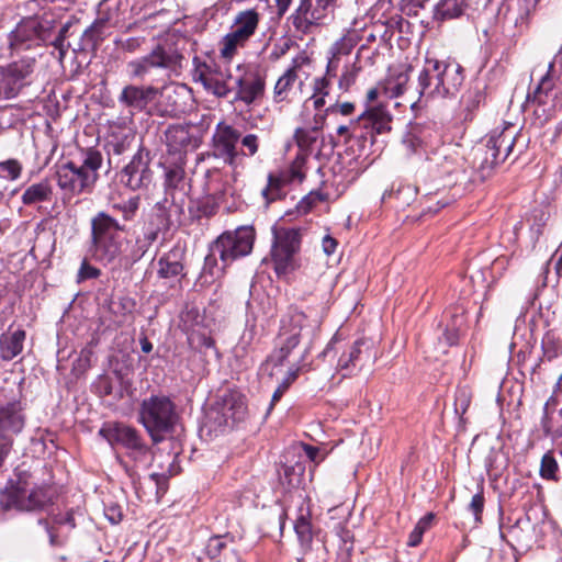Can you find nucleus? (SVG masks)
<instances>
[{
	"mask_svg": "<svg viewBox=\"0 0 562 562\" xmlns=\"http://www.w3.org/2000/svg\"><path fill=\"white\" fill-rule=\"evenodd\" d=\"M319 329V324L316 321H311L310 317L301 311H292L281 319L279 334L276 338L274 348L267 357L263 366L281 367L289 359L292 351L300 345V342L307 338L308 342L305 346L299 362L290 368L286 373V383H293L302 370H310L311 364L306 363V357L312 349V340Z\"/></svg>",
	"mask_w": 562,
	"mask_h": 562,
	"instance_id": "nucleus-1",
	"label": "nucleus"
},
{
	"mask_svg": "<svg viewBox=\"0 0 562 562\" xmlns=\"http://www.w3.org/2000/svg\"><path fill=\"white\" fill-rule=\"evenodd\" d=\"M102 161L103 157L99 150L94 148L81 150L79 161L69 160L56 166L57 186L69 198L91 193L99 179Z\"/></svg>",
	"mask_w": 562,
	"mask_h": 562,
	"instance_id": "nucleus-2",
	"label": "nucleus"
},
{
	"mask_svg": "<svg viewBox=\"0 0 562 562\" xmlns=\"http://www.w3.org/2000/svg\"><path fill=\"white\" fill-rule=\"evenodd\" d=\"M53 499V488L31 482L25 472L16 473L0 494V505L7 510L40 512L49 506Z\"/></svg>",
	"mask_w": 562,
	"mask_h": 562,
	"instance_id": "nucleus-3",
	"label": "nucleus"
},
{
	"mask_svg": "<svg viewBox=\"0 0 562 562\" xmlns=\"http://www.w3.org/2000/svg\"><path fill=\"white\" fill-rule=\"evenodd\" d=\"M178 420L177 406L167 395H150L139 404L138 423L143 425L154 445L171 435Z\"/></svg>",
	"mask_w": 562,
	"mask_h": 562,
	"instance_id": "nucleus-4",
	"label": "nucleus"
},
{
	"mask_svg": "<svg viewBox=\"0 0 562 562\" xmlns=\"http://www.w3.org/2000/svg\"><path fill=\"white\" fill-rule=\"evenodd\" d=\"M123 232H125V225L120 224L106 212H98L91 218V244L97 260L110 265L120 258Z\"/></svg>",
	"mask_w": 562,
	"mask_h": 562,
	"instance_id": "nucleus-5",
	"label": "nucleus"
},
{
	"mask_svg": "<svg viewBox=\"0 0 562 562\" xmlns=\"http://www.w3.org/2000/svg\"><path fill=\"white\" fill-rule=\"evenodd\" d=\"M183 55L171 45L157 44L150 53L127 63V71L132 78L146 80L154 70H162L168 76L180 75Z\"/></svg>",
	"mask_w": 562,
	"mask_h": 562,
	"instance_id": "nucleus-6",
	"label": "nucleus"
},
{
	"mask_svg": "<svg viewBox=\"0 0 562 562\" xmlns=\"http://www.w3.org/2000/svg\"><path fill=\"white\" fill-rule=\"evenodd\" d=\"M363 117H370L369 121H372L371 123L374 124H366V126H362V124L356 125L352 142L348 149L358 157L369 154L374 144L375 135L389 133L392 130L393 117L382 104L369 106L363 112Z\"/></svg>",
	"mask_w": 562,
	"mask_h": 562,
	"instance_id": "nucleus-7",
	"label": "nucleus"
},
{
	"mask_svg": "<svg viewBox=\"0 0 562 562\" xmlns=\"http://www.w3.org/2000/svg\"><path fill=\"white\" fill-rule=\"evenodd\" d=\"M518 134L519 130L510 123H506L502 128H494L485 144L476 149L481 169L490 170L504 162L509 157Z\"/></svg>",
	"mask_w": 562,
	"mask_h": 562,
	"instance_id": "nucleus-8",
	"label": "nucleus"
},
{
	"mask_svg": "<svg viewBox=\"0 0 562 562\" xmlns=\"http://www.w3.org/2000/svg\"><path fill=\"white\" fill-rule=\"evenodd\" d=\"M99 434L110 443L122 446L126 451V457L136 465H146L150 462V447L136 428L116 423L102 427Z\"/></svg>",
	"mask_w": 562,
	"mask_h": 562,
	"instance_id": "nucleus-9",
	"label": "nucleus"
},
{
	"mask_svg": "<svg viewBox=\"0 0 562 562\" xmlns=\"http://www.w3.org/2000/svg\"><path fill=\"white\" fill-rule=\"evenodd\" d=\"M554 63H550L547 74L543 75L536 89L528 94L527 103L533 106L535 124L539 127L555 116L558 108L562 104L555 92V79L553 76Z\"/></svg>",
	"mask_w": 562,
	"mask_h": 562,
	"instance_id": "nucleus-10",
	"label": "nucleus"
},
{
	"mask_svg": "<svg viewBox=\"0 0 562 562\" xmlns=\"http://www.w3.org/2000/svg\"><path fill=\"white\" fill-rule=\"evenodd\" d=\"M256 232L252 227L240 226L222 233L214 241V251L220 252V261L229 267L234 261L248 256L254 248Z\"/></svg>",
	"mask_w": 562,
	"mask_h": 562,
	"instance_id": "nucleus-11",
	"label": "nucleus"
},
{
	"mask_svg": "<svg viewBox=\"0 0 562 562\" xmlns=\"http://www.w3.org/2000/svg\"><path fill=\"white\" fill-rule=\"evenodd\" d=\"M36 58L25 56L0 66V100L15 98L33 82Z\"/></svg>",
	"mask_w": 562,
	"mask_h": 562,
	"instance_id": "nucleus-12",
	"label": "nucleus"
},
{
	"mask_svg": "<svg viewBox=\"0 0 562 562\" xmlns=\"http://www.w3.org/2000/svg\"><path fill=\"white\" fill-rule=\"evenodd\" d=\"M335 0H299L296 9L289 16L296 33L310 35L324 24L334 11Z\"/></svg>",
	"mask_w": 562,
	"mask_h": 562,
	"instance_id": "nucleus-13",
	"label": "nucleus"
},
{
	"mask_svg": "<svg viewBox=\"0 0 562 562\" xmlns=\"http://www.w3.org/2000/svg\"><path fill=\"white\" fill-rule=\"evenodd\" d=\"M301 247L297 228H281L273 232L271 258L277 274H286L296 268V254Z\"/></svg>",
	"mask_w": 562,
	"mask_h": 562,
	"instance_id": "nucleus-14",
	"label": "nucleus"
},
{
	"mask_svg": "<svg viewBox=\"0 0 562 562\" xmlns=\"http://www.w3.org/2000/svg\"><path fill=\"white\" fill-rule=\"evenodd\" d=\"M193 80L200 82L203 88L216 98H227L232 92L228 80L232 75L214 60H202L200 57H193Z\"/></svg>",
	"mask_w": 562,
	"mask_h": 562,
	"instance_id": "nucleus-15",
	"label": "nucleus"
},
{
	"mask_svg": "<svg viewBox=\"0 0 562 562\" xmlns=\"http://www.w3.org/2000/svg\"><path fill=\"white\" fill-rule=\"evenodd\" d=\"M246 396L237 390H226L217 396L209 414L218 426L233 427L247 416Z\"/></svg>",
	"mask_w": 562,
	"mask_h": 562,
	"instance_id": "nucleus-16",
	"label": "nucleus"
},
{
	"mask_svg": "<svg viewBox=\"0 0 562 562\" xmlns=\"http://www.w3.org/2000/svg\"><path fill=\"white\" fill-rule=\"evenodd\" d=\"M237 72L235 100L241 101L246 105L260 101L266 92V78L258 67L250 64L239 65Z\"/></svg>",
	"mask_w": 562,
	"mask_h": 562,
	"instance_id": "nucleus-17",
	"label": "nucleus"
},
{
	"mask_svg": "<svg viewBox=\"0 0 562 562\" xmlns=\"http://www.w3.org/2000/svg\"><path fill=\"white\" fill-rule=\"evenodd\" d=\"M376 352L373 342L367 338L357 339L345 350L337 362V370L344 378L351 376L361 370L367 362H374Z\"/></svg>",
	"mask_w": 562,
	"mask_h": 562,
	"instance_id": "nucleus-18",
	"label": "nucleus"
},
{
	"mask_svg": "<svg viewBox=\"0 0 562 562\" xmlns=\"http://www.w3.org/2000/svg\"><path fill=\"white\" fill-rule=\"evenodd\" d=\"M240 132L232 125L218 123L213 134V154L229 166H234L240 157L237 149Z\"/></svg>",
	"mask_w": 562,
	"mask_h": 562,
	"instance_id": "nucleus-19",
	"label": "nucleus"
},
{
	"mask_svg": "<svg viewBox=\"0 0 562 562\" xmlns=\"http://www.w3.org/2000/svg\"><path fill=\"white\" fill-rule=\"evenodd\" d=\"M48 38V29L36 19H26L12 32L11 46L16 50L40 46Z\"/></svg>",
	"mask_w": 562,
	"mask_h": 562,
	"instance_id": "nucleus-20",
	"label": "nucleus"
},
{
	"mask_svg": "<svg viewBox=\"0 0 562 562\" xmlns=\"http://www.w3.org/2000/svg\"><path fill=\"white\" fill-rule=\"evenodd\" d=\"M148 165L149 153L142 148L138 149L130 164L123 169L121 182L132 190L147 187L151 182V171Z\"/></svg>",
	"mask_w": 562,
	"mask_h": 562,
	"instance_id": "nucleus-21",
	"label": "nucleus"
},
{
	"mask_svg": "<svg viewBox=\"0 0 562 562\" xmlns=\"http://www.w3.org/2000/svg\"><path fill=\"white\" fill-rule=\"evenodd\" d=\"M187 251L179 243L173 245L167 252L157 260V277L164 280H176L180 282L187 277L186 270Z\"/></svg>",
	"mask_w": 562,
	"mask_h": 562,
	"instance_id": "nucleus-22",
	"label": "nucleus"
},
{
	"mask_svg": "<svg viewBox=\"0 0 562 562\" xmlns=\"http://www.w3.org/2000/svg\"><path fill=\"white\" fill-rule=\"evenodd\" d=\"M310 59L304 54L292 59L291 66L278 78L272 92V100L277 104H289L295 94L294 88L299 79L297 71L308 64Z\"/></svg>",
	"mask_w": 562,
	"mask_h": 562,
	"instance_id": "nucleus-23",
	"label": "nucleus"
},
{
	"mask_svg": "<svg viewBox=\"0 0 562 562\" xmlns=\"http://www.w3.org/2000/svg\"><path fill=\"white\" fill-rule=\"evenodd\" d=\"M24 417L16 403H9L0 407V446L7 449L12 445L13 438L21 432Z\"/></svg>",
	"mask_w": 562,
	"mask_h": 562,
	"instance_id": "nucleus-24",
	"label": "nucleus"
},
{
	"mask_svg": "<svg viewBox=\"0 0 562 562\" xmlns=\"http://www.w3.org/2000/svg\"><path fill=\"white\" fill-rule=\"evenodd\" d=\"M439 65L435 75L439 76L437 87L441 88V98H453L463 85L464 69L454 60H439Z\"/></svg>",
	"mask_w": 562,
	"mask_h": 562,
	"instance_id": "nucleus-25",
	"label": "nucleus"
},
{
	"mask_svg": "<svg viewBox=\"0 0 562 562\" xmlns=\"http://www.w3.org/2000/svg\"><path fill=\"white\" fill-rule=\"evenodd\" d=\"M438 68H440L439 59L427 55L423 70L418 76V92L420 97L426 99L441 98V88L437 87L439 76L435 75L438 72Z\"/></svg>",
	"mask_w": 562,
	"mask_h": 562,
	"instance_id": "nucleus-26",
	"label": "nucleus"
},
{
	"mask_svg": "<svg viewBox=\"0 0 562 562\" xmlns=\"http://www.w3.org/2000/svg\"><path fill=\"white\" fill-rule=\"evenodd\" d=\"M158 89L153 86L128 85L122 90L119 101L127 108L142 111L156 99Z\"/></svg>",
	"mask_w": 562,
	"mask_h": 562,
	"instance_id": "nucleus-27",
	"label": "nucleus"
},
{
	"mask_svg": "<svg viewBox=\"0 0 562 562\" xmlns=\"http://www.w3.org/2000/svg\"><path fill=\"white\" fill-rule=\"evenodd\" d=\"M26 331L22 328L9 329L0 335V358L3 361H11L23 351Z\"/></svg>",
	"mask_w": 562,
	"mask_h": 562,
	"instance_id": "nucleus-28",
	"label": "nucleus"
},
{
	"mask_svg": "<svg viewBox=\"0 0 562 562\" xmlns=\"http://www.w3.org/2000/svg\"><path fill=\"white\" fill-rule=\"evenodd\" d=\"M325 122L324 115H315L314 116V126L311 128L299 127L294 132V139L299 147L297 154H305V156L310 157L312 154L313 147L317 140V132L322 130L323 124Z\"/></svg>",
	"mask_w": 562,
	"mask_h": 562,
	"instance_id": "nucleus-29",
	"label": "nucleus"
},
{
	"mask_svg": "<svg viewBox=\"0 0 562 562\" xmlns=\"http://www.w3.org/2000/svg\"><path fill=\"white\" fill-rule=\"evenodd\" d=\"M170 228V218L166 209L159 203L156 205V212L150 221L143 228L142 236L149 243L154 244L161 232H167Z\"/></svg>",
	"mask_w": 562,
	"mask_h": 562,
	"instance_id": "nucleus-30",
	"label": "nucleus"
},
{
	"mask_svg": "<svg viewBox=\"0 0 562 562\" xmlns=\"http://www.w3.org/2000/svg\"><path fill=\"white\" fill-rule=\"evenodd\" d=\"M258 24L259 13L254 9H249L240 11L236 15L231 31L246 41H249V38L255 34Z\"/></svg>",
	"mask_w": 562,
	"mask_h": 562,
	"instance_id": "nucleus-31",
	"label": "nucleus"
},
{
	"mask_svg": "<svg viewBox=\"0 0 562 562\" xmlns=\"http://www.w3.org/2000/svg\"><path fill=\"white\" fill-rule=\"evenodd\" d=\"M109 25L101 23L97 19L94 22L82 33L80 38V49L81 50H95L100 46V44L110 34Z\"/></svg>",
	"mask_w": 562,
	"mask_h": 562,
	"instance_id": "nucleus-32",
	"label": "nucleus"
},
{
	"mask_svg": "<svg viewBox=\"0 0 562 562\" xmlns=\"http://www.w3.org/2000/svg\"><path fill=\"white\" fill-rule=\"evenodd\" d=\"M469 7V0H440L434 10V19L439 22L461 18Z\"/></svg>",
	"mask_w": 562,
	"mask_h": 562,
	"instance_id": "nucleus-33",
	"label": "nucleus"
},
{
	"mask_svg": "<svg viewBox=\"0 0 562 562\" xmlns=\"http://www.w3.org/2000/svg\"><path fill=\"white\" fill-rule=\"evenodd\" d=\"M229 176L224 175L220 169H211L206 171V190L216 200H223L231 193L232 184Z\"/></svg>",
	"mask_w": 562,
	"mask_h": 562,
	"instance_id": "nucleus-34",
	"label": "nucleus"
},
{
	"mask_svg": "<svg viewBox=\"0 0 562 562\" xmlns=\"http://www.w3.org/2000/svg\"><path fill=\"white\" fill-rule=\"evenodd\" d=\"M165 136L169 151L178 153L192 146V136L187 126L171 125L167 128Z\"/></svg>",
	"mask_w": 562,
	"mask_h": 562,
	"instance_id": "nucleus-35",
	"label": "nucleus"
},
{
	"mask_svg": "<svg viewBox=\"0 0 562 562\" xmlns=\"http://www.w3.org/2000/svg\"><path fill=\"white\" fill-rule=\"evenodd\" d=\"M357 45V41L353 36H342L330 48L331 57L327 64V75L336 77V71L339 67L340 58L342 56H349Z\"/></svg>",
	"mask_w": 562,
	"mask_h": 562,
	"instance_id": "nucleus-36",
	"label": "nucleus"
},
{
	"mask_svg": "<svg viewBox=\"0 0 562 562\" xmlns=\"http://www.w3.org/2000/svg\"><path fill=\"white\" fill-rule=\"evenodd\" d=\"M295 535L297 537L303 555H307L313 550L314 530L307 515L301 514L294 524Z\"/></svg>",
	"mask_w": 562,
	"mask_h": 562,
	"instance_id": "nucleus-37",
	"label": "nucleus"
},
{
	"mask_svg": "<svg viewBox=\"0 0 562 562\" xmlns=\"http://www.w3.org/2000/svg\"><path fill=\"white\" fill-rule=\"evenodd\" d=\"M53 189L50 183L45 180L30 186L22 194V202L25 205H32L40 202L49 201Z\"/></svg>",
	"mask_w": 562,
	"mask_h": 562,
	"instance_id": "nucleus-38",
	"label": "nucleus"
},
{
	"mask_svg": "<svg viewBox=\"0 0 562 562\" xmlns=\"http://www.w3.org/2000/svg\"><path fill=\"white\" fill-rule=\"evenodd\" d=\"M304 470V465L300 462L292 465L282 464L278 469L279 480L281 484L288 488L296 487L301 483Z\"/></svg>",
	"mask_w": 562,
	"mask_h": 562,
	"instance_id": "nucleus-39",
	"label": "nucleus"
},
{
	"mask_svg": "<svg viewBox=\"0 0 562 562\" xmlns=\"http://www.w3.org/2000/svg\"><path fill=\"white\" fill-rule=\"evenodd\" d=\"M135 136L130 132H125L123 130L113 132L106 143L109 154L117 156L124 154L131 148Z\"/></svg>",
	"mask_w": 562,
	"mask_h": 562,
	"instance_id": "nucleus-40",
	"label": "nucleus"
},
{
	"mask_svg": "<svg viewBox=\"0 0 562 562\" xmlns=\"http://www.w3.org/2000/svg\"><path fill=\"white\" fill-rule=\"evenodd\" d=\"M119 0H102L98 5L97 20L114 27L119 22Z\"/></svg>",
	"mask_w": 562,
	"mask_h": 562,
	"instance_id": "nucleus-41",
	"label": "nucleus"
},
{
	"mask_svg": "<svg viewBox=\"0 0 562 562\" xmlns=\"http://www.w3.org/2000/svg\"><path fill=\"white\" fill-rule=\"evenodd\" d=\"M540 0H514L517 16L515 18V25L520 32L526 30L529 25L530 18L535 12Z\"/></svg>",
	"mask_w": 562,
	"mask_h": 562,
	"instance_id": "nucleus-42",
	"label": "nucleus"
},
{
	"mask_svg": "<svg viewBox=\"0 0 562 562\" xmlns=\"http://www.w3.org/2000/svg\"><path fill=\"white\" fill-rule=\"evenodd\" d=\"M247 42L248 41L231 31L222 38L220 43L221 57L228 61L232 60V58L237 54V50L245 47Z\"/></svg>",
	"mask_w": 562,
	"mask_h": 562,
	"instance_id": "nucleus-43",
	"label": "nucleus"
},
{
	"mask_svg": "<svg viewBox=\"0 0 562 562\" xmlns=\"http://www.w3.org/2000/svg\"><path fill=\"white\" fill-rule=\"evenodd\" d=\"M289 180L285 176H276L273 173H269L268 184L262 190V196L266 199L267 203L274 202L282 198L283 186Z\"/></svg>",
	"mask_w": 562,
	"mask_h": 562,
	"instance_id": "nucleus-44",
	"label": "nucleus"
},
{
	"mask_svg": "<svg viewBox=\"0 0 562 562\" xmlns=\"http://www.w3.org/2000/svg\"><path fill=\"white\" fill-rule=\"evenodd\" d=\"M409 80V76L407 71H398V72H392L385 80V92L391 98H395L401 95L406 88V85Z\"/></svg>",
	"mask_w": 562,
	"mask_h": 562,
	"instance_id": "nucleus-45",
	"label": "nucleus"
},
{
	"mask_svg": "<svg viewBox=\"0 0 562 562\" xmlns=\"http://www.w3.org/2000/svg\"><path fill=\"white\" fill-rule=\"evenodd\" d=\"M369 120L370 117H363L362 113L358 116L357 120L350 121L348 125H339L336 130L337 140H334V145L337 146L338 144L342 143L349 147L350 143L352 142L353 132L356 131V125L371 124V121Z\"/></svg>",
	"mask_w": 562,
	"mask_h": 562,
	"instance_id": "nucleus-46",
	"label": "nucleus"
},
{
	"mask_svg": "<svg viewBox=\"0 0 562 562\" xmlns=\"http://www.w3.org/2000/svg\"><path fill=\"white\" fill-rule=\"evenodd\" d=\"M417 194V189L411 184H401L396 191L384 192L382 200L394 198L397 201L396 206L409 205Z\"/></svg>",
	"mask_w": 562,
	"mask_h": 562,
	"instance_id": "nucleus-47",
	"label": "nucleus"
},
{
	"mask_svg": "<svg viewBox=\"0 0 562 562\" xmlns=\"http://www.w3.org/2000/svg\"><path fill=\"white\" fill-rule=\"evenodd\" d=\"M217 259H220V252L214 251V245L211 243L209 254L204 259L203 274H209L212 278H220L225 273V270L228 267H224V263L222 262L221 266H218Z\"/></svg>",
	"mask_w": 562,
	"mask_h": 562,
	"instance_id": "nucleus-48",
	"label": "nucleus"
},
{
	"mask_svg": "<svg viewBox=\"0 0 562 562\" xmlns=\"http://www.w3.org/2000/svg\"><path fill=\"white\" fill-rule=\"evenodd\" d=\"M463 314L453 315L451 324H448L443 331V339L446 346H453L458 344L460 334L464 326Z\"/></svg>",
	"mask_w": 562,
	"mask_h": 562,
	"instance_id": "nucleus-49",
	"label": "nucleus"
},
{
	"mask_svg": "<svg viewBox=\"0 0 562 562\" xmlns=\"http://www.w3.org/2000/svg\"><path fill=\"white\" fill-rule=\"evenodd\" d=\"M559 465L552 451L543 454L540 463V476L544 480L559 481Z\"/></svg>",
	"mask_w": 562,
	"mask_h": 562,
	"instance_id": "nucleus-50",
	"label": "nucleus"
},
{
	"mask_svg": "<svg viewBox=\"0 0 562 562\" xmlns=\"http://www.w3.org/2000/svg\"><path fill=\"white\" fill-rule=\"evenodd\" d=\"M359 60V56L356 57V60L351 64L345 66V69L339 78L338 87L340 90L348 91L350 87L356 82L358 74L360 71V67L357 65Z\"/></svg>",
	"mask_w": 562,
	"mask_h": 562,
	"instance_id": "nucleus-51",
	"label": "nucleus"
},
{
	"mask_svg": "<svg viewBox=\"0 0 562 562\" xmlns=\"http://www.w3.org/2000/svg\"><path fill=\"white\" fill-rule=\"evenodd\" d=\"M139 202L140 199L138 196H133L122 203L113 204L112 209L120 212L124 221L130 222L135 218L139 209Z\"/></svg>",
	"mask_w": 562,
	"mask_h": 562,
	"instance_id": "nucleus-52",
	"label": "nucleus"
},
{
	"mask_svg": "<svg viewBox=\"0 0 562 562\" xmlns=\"http://www.w3.org/2000/svg\"><path fill=\"white\" fill-rule=\"evenodd\" d=\"M308 157L305 154H296L295 159L290 165L288 175L285 176L289 181L302 182L305 179V167Z\"/></svg>",
	"mask_w": 562,
	"mask_h": 562,
	"instance_id": "nucleus-53",
	"label": "nucleus"
},
{
	"mask_svg": "<svg viewBox=\"0 0 562 562\" xmlns=\"http://www.w3.org/2000/svg\"><path fill=\"white\" fill-rule=\"evenodd\" d=\"M226 539L223 536H214L207 540L205 553L212 562H221V553L226 549Z\"/></svg>",
	"mask_w": 562,
	"mask_h": 562,
	"instance_id": "nucleus-54",
	"label": "nucleus"
},
{
	"mask_svg": "<svg viewBox=\"0 0 562 562\" xmlns=\"http://www.w3.org/2000/svg\"><path fill=\"white\" fill-rule=\"evenodd\" d=\"M144 486L155 490L156 498L159 499L161 495L165 494L167 490V480L164 475L158 473H151L144 483L139 484V487L136 486V492L139 494V490Z\"/></svg>",
	"mask_w": 562,
	"mask_h": 562,
	"instance_id": "nucleus-55",
	"label": "nucleus"
},
{
	"mask_svg": "<svg viewBox=\"0 0 562 562\" xmlns=\"http://www.w3.org/2000/svg\"><path fill=\"white\" fill-rule=\"evenodd\" d=\"M543 356L548 360L555 359L562 355V341L551 334H547L542 339Z\"/></svg>",
	"mask_w": 562,
	"mask_h": 562,
	"instance_id": "nucleus-56",
	"label": "nucleus"
},
{
	"mask_svg": "<svg viewBox=\"0 0 562 562\" xmlns=\"http://www.w3.org/2000/svg\"><path fill=\"white\" fill-rule=\"evenodd\" d=\"M239 143L240 150L238 151L240 153V157H252L259 151L260 139L256 134L250 133L246 134L245 136L240 135Z\"/></svg>",
	"mask_w": 562,
	"mask_h": 562,
	"instance_id": "nucleus-57",
	"label": "nucleus"
},
{
	"mask_svg": "<svg viewBox=\"0 0 562 562\" xmlns=\"http://www.w3.org/2000/svg\"><path fill=\"white\" fill-rule=\"evenodd\" d=\"M485 97L483 91L475 87L472 89H469L462 97V102L465 106V110L469 113H472L474 110H476L480 104L484 101Z\"/></svg>",
	"mask_w": 562,
	"mask_h": 562,
	"instance_id": "nucleus-58",
	"label": "nucleus"
},
{
	"mask_svg": "<svg viewBox=\"0 0 562 562\" xmlns=\"http://www.w3.org/2000/svg\"><path fill=\"white\" fill-rule=\"evenodd\" d=\"M22 166L16 159H9L0 162V175L9 180H15L20 177Z\"/></svg>",
	"mask_w": 562,
	"mask_h": 562,
	"instance_id": "nucleus-59",
	"label": "nucleus"
},
{
	"mask_svg": "<svg viewBox=\"0 0 562 562\" xmlns=\"http://www.w3.org/2000/svg\"><path fill=\"white\" fill-rule=\"evenodd\" d=\"M184 170L181 167L175 166L166 170L165 186L167 190L177 189L180 182L183 181Z\"/></svg>",
	"mask_w": 562,
	"mask_h": 562,
	"instance_id": "nucleus-60",
	"label": "nucleus"
},
{
	"mask_svg": "<svg viewBox=\"0 0 562 562\" xmlns=\"http://www.w3.org/2000/svg\"><path fill=\"white\" fill-rule=\"evenodd\" d=\"M485 498L482 492L476 493L473 495L469 506L468 510L471 512L474 516V522L481 524L482 522V514L484 509Z\"/></svg>",
	"mask_w": 562,
	"mask_h": 562,
	"instance_id": "nucleus-61",
	"label": "nucleus"
},
{
	"mask_svg": "<svg viewBox=\"0 0 562 562\" xmlns=\"http://www.w3.org/2000/svg\"><path fill=\"white\" fill-rule=\"evenodd\" d=\"M144 256H145V254L143 251H140V249L136 248V246L133 244V246L130 248L127 254H125L122 257L120 256L119 259H120L121 267H123L125 269H130L136 262H138Z\"/></svg>",
	"mask_w": 562,
	"mask_h": 562,
	"instance_id": "nucleus-62",
	"label": "nucleus"
},
{
	"mask_svg": "<svg viewBox=\"0 0 562 562\" xmlns=\"http://www.w3.org/2000/svg\"><path fill=\"white\" fill-rule=\"evenodd\" d=\"M100 274V269L91 266L87 260H83L77 274V282L80 283L85 280L97 279Z\"/></svg>",
	"mask_w": 562,
	"mask_h": 562,
	"instance_id": "nucleus-63",
	"label": "nucleus"
},
{
	"mask_svg": "<svg viewBox=\"0 0 562 562\" xmlns=\"http://www.w3.org/2000/svg\"><path fill=\"white\" fill-rule=\"evenodd\" d=\"M338 537L341 541L340 550L345 551L347 555H350L353 550L352 532L345 527H339Z\"/></svg>",
	"mask_w": 562,
	"mask_h": 562,
	"instance_id": "nucleus-64",
	"label": "nucleus"
}]
</instances>
